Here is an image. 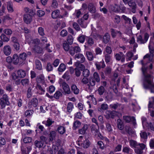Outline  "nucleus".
<instances>
[{
  "mask_svg": "<svg viewBox=\"0 0 154 154\" xmlns=\"http://www.w3.org/2000/svg\"><path fill=\"white\" fill-rule=\"evenodd\" d=\"M142 68L144 87L145 88H149L152 93H154V83L153 82V77L150 74L151 71L149 69Z\"/></svg>",
  "mask_w": 154,
  "mask_h": 154,
  "instance_id": "1",
  "label": "nucleus"
},
{
  "mask_svg": "<svg viewBox=\"0 0 154 154\" xmlns=\"http://www.w3.org/2000/svg\"><path fill=\"white\" fill-rule=\"evenodd\" d=\"M154 43L153 42L150 41L149 45L148 47L149 51L150 54H147L144 57V59L146 58H148L149 60L151 62L149 66V69L146 67V66L143 65V60L141 61V62L142 65V67L143 69H149L151 71V69H152V65L154 64V59L153 58V56L154 55L153 53H154V49L153 47Z\"/></svg>",
  "mask_w": 154,
  "mask_h": 154,
  "instance_id": "2",
  "label": "nucleus"
},
{
  "mask_svg": "<svg viewBox=\"0 0 154 154\" xmlns=\"http://www.w3.org/2000/svg\"><path fill=\"white\" fill-rule=\"evenodd\" d=\"M79 145L84 149L88 148L91 144L89 140L85 138H83L82 136H80L78 140Z\"/></svg>",
  "mask_w": 154,
  "mask_h": 154,
  "instance_id": "3",
  "label": "nucleus"
},
{
  "mask_svg": "<svg viewBox=\"0 0 154 154\" xmlns=\"http://www.w3.org/2000/svg\"><path fill=\"white\" fill-rule=\"evenodd\" d=\"M60 86L62 88V92L65 94H69L71 91L68 85L65 82L60 79L59 81Z\"/></svg>",
  "mask_w": 154,
  "mask_h": 154,
  "instance_id": "4",
  "label": "nucleus"
},
{
  "mask_svg": "<svg viewBox=\"0 0 154 154\" xmlns=\"http://www.w3.org/2000/svg\"><path fill=\"white\" fill-rule=\"evenodd\" d=\"M0 104L2 109L5 108L6 105H9L10 104L8 97L6 94L3 95L2 97L0 99Z\"/></svg>",
  "mask_w": 154,
  "mask_h": 154,
  "instance_id": "5",
  "label": "nucleus"
},
{
  "mask_svg": "<svg viewBox=\"0 0 154 154\" xmlns=\"http://www.w3.org/2000/svg\"><path fill=\"white\" fill-rule=\"evenodd\" d=\"M149 37V34L147 33H145L143 37L139 35L137 37V41L140 44H144L147 42Z\"/></svg>",
  "mask_w": 154,
  "mask_h": 154,
  "instance_id": "6",
  "label": "nucleus"
},
{
  "mask_svg": "<svg viewBox=\"0 0 154 154\" xmlns=\"http://www.w3.org/2000/svg\"><path fill=\"white\" fill-rule=\"evenodd\" d=\"M81 51L80 47L78 46H71L69 49V53L70 54L73 56L75 53H79Z\"/></svg>",
  "mask_w": 154,
  "mask_h": 154,
  "instance_id": "7",
  "label": "nucleus"
},
{
  "mask_svg": "<svg viewBox=\"0 0 154 154\" xmlns=\"http://www.w3.org/2000/svg\"><path fill=\"white\" fill-rule=\"evenodd\" d=\"M117 113H118L115 111H111L107 110L106 112L105 116L107 119L114 118L117 115Z\"/></svg>",
  "mask_w": 154,
  "mask_h": 154,
  "instance_id": "8",
  "label": "nucleus"
},
{
  "mask_svg": "<svg viewBox=\"0 0 154 154\" xmlns=\"http://www.w3.org/2000/svg\"><path fill=\"white\" fill-rule=\"evenodd\" d=\"M38 104V100L37 98H34L32 99L29 103L28 106L29 108H31L32 106L36 107Z\"/></svg>",
  "mask_w": 154,
  "mask_h": 154,
  "instance_id": "9",
  "label": "nucleus"
},
{
  "mask_svg": "<svg viewBox=\"0 0 154 154\" xmlns=\"http://www.w3.org/2000/svg\"><path fill=\"white\" fill-rule=\"evenodd\" d=\"M74 58L75 59H79L78 62L82 63H84L85 60V58L84 56L81 53H78L76 54L74 57Z\"/></svg>",
  "mask_w": 154,
  "mask_h": 154,
  "instance_id": "10",
  "label": "nucleus"
},
{
  "mask_svg": "<svg viewBox=\"0 0 154 154\" xmlns=\"http://www.w3.org/2000/svg\"><path fill=\"white\" fill-rule=\"evenodd\" d=\"M12 49L11 46L8 45L5 46L3 48V51L6 56L10 55Z\"/></svg>",
  "mask_w": 154,
  "mask_h": 154,
  "instance_id": "11",
  "label": "nucleus"
},
{
  "mask_svg": "<svg viewBox=\"0 0 154 154\" xmlns=\"http://www.w3.org/2000/svg\"><path fill=\"white\" fill-rule=\"evenodd\" d=\"M138 146L140 147V149L139 148L138 146L135 148V152L137 154H142L143 153V150L145 148L146 145L143 143L139 144Z\"/></svg>",
  "mask_w": 154,
  "mask_h": 154,
  "instance_id": "12",
  "label": "nucleus"
},
{
  "mask_svg": "<svg viewBox=\"0 0 154 154\" xmlns=\"http://www.w3.org/2000/svg\"><path fill=\"white\" fill-rule=\"evenodd\" d=\"M111 35L113 38H115L116 36L119 37H122V33L120 31L112 29H111Z\"/></svg>",
  "mask_w": 154,
  "mask_h": 154,
  "instance_id": "13",
  "label": "nucleus"
},
{
  "mask_svg": "<svg viewBox=\"0 0 154 154\" xmlns=\"http://www.w3.org/2000/svg\"><path fill=\"white\" fill-rule=\"evenodd\" d=\"M23 20L24 22L26 23H29L32 20V17L30 14H25L24 15Z\"/></svg>",
  "mask_w": 154,
  "mask_h": 154,
  "instance_id": "14",
  "label": "nucleus"
},
{
  "mask_svg": "<svg viewBox=\"0 0 154 154\" xmlns=\"http://www.w3.org/2000/svg\"><path fill=\"white\" fill-rule=\"evenodd\" d=\"M115 57L117 60L119 61L120 60L122 63L125 61V58L124 54L121 56L119 54H116L115 55Z\"/></svg>",
  "mask_w": 154,
  "mask_h": 154,
  "instance_id": "15",
  "label": "nucleus"
},
{
  "mask_svg": "<svg viewBox=\"0 0 154 154\" xmlns=\"http://www.w3.org/2000/svg\"><path fill=\"white\" fill-rule=\"evenodd\" d=\"M95 64L98 70L100 69L101 68H104L105 66V65L103 61H102L100 62H96Z\"/></svg>",
  "mask_w": 154,
  "mask_h": 154,
  "instance_id": "16",
  "label": "nucleus"
},
{
  "mask_svg": "<svg viewBox=\"0 0 154 154\" xmlns=\"http://www.w3.org/2000/svg\"><path fill=\"white\" fill-rule=\"evenodd\" d=\"M89 11L91 13H94L96 11V8L92 3H90L88 6Z\"/></svg>",
  "mask_w": 154,
  "mask_h": 154,
  "instance_id": "17",
  "label": "nucleus"
},
{
  "mask_svg": "<svg viewBox=\"0 0 154 154\" xmlns=\"http://www.w3.org/2000/svg\"><path fill=\"white\" fill-rule=\"evenodd\" d=\"M60 11L59 10H56L52 13V17L54 19L57 18L58 17H60Z\"/></svg>",
  "mask_w": 154,
  "mask_h": 154,
  "instance_id": "18",
  "label": "nucleus"
},
{
  "mask_svg": "<svg viewBox=\"0 0 154 154\" xmlns=\"http://www.w3.org/2000/svg\"><path fill=\"white\" fill-rule=\"evenodd\" d=\"M124 119L127 122H129L132 121L134 123L135 122V119L134 117H131L128 116H125L123 117Z\"/></svg>",
  "mask_w": 154,
  "mask_h": 154,
  "instance_id": "19",
  "label": "nucleus"
},
{
  "mask_svg": "<svg viewBox=\"0 0 154 154\" xmlns=\"http://www.w3.org/2000/svg\"><path fill=\"white\" fill-rule=\"evenodd\" d=\"M114 8L113 10L116 12H121L124 11L125 10V8H123L122 9H121L120 7L117 5H115L114 6Z\"/></svg>",
  "mask_w": 154,
  "mask_h": 154,
  "instance_id": "20",
  "label": "nucleus"
},
{
  "mask_svg": "<svg viewBox=\"0 0 154 154\" xmlns=\"http://www.w3.org/2000/svg\"><path fill=\"white\" fill-rule=\"evenodd\" d=\"M24 11L27 14H30L31 16L34 15L35 14V12L32 9H30L27 7H26L24 8Z\"/></svg>",
  "mask_w": 154,
  "mask_h": 154,
  "instance_id": "21",
  "label": "nucleus"
},
{
  "mask_svg": "<svg viewBox=\"0 0 154 154\" xmlns=\"http://www.w3.org/2000/svg\"><path fill=\"white\" fill-rule=\"evenodd\" d=\"M36 89L38 91L39 93L40 94H44L45 92V88H43L39 84H37V86L36 87Z\"/></svg>",
  "mask_w": 154,
  "mask_h": 154,
  "instance_id": "22",
  "label": "nucleus"
},
{
  "mask_svg": "<svg viewBox=\"0 0 154 154\" xmlns=\"http://www.w3.org/2000/svg\"><path fill=\"white\" fill-rule=\"evenodd\" d=\"M86 55L87 59L89 61H92L94 58V56L92 52L89 51H87L86 52Z\"/></svg>",
  "mask_w": 154,
  "mask_h": 154,
  "instance_id": "23",
  "label": "nucleus"
},
{
  "mask_svg": "<svg viewBox=\"0 0 154 154\" xmlns=\"http://www.w3.org/2000/svg\"><path fill=\"white\" fill-rule=\"evenodd\" d=\"M110 39V35L108 33H106L103 38V42L106 44L108 42Z\"/></svg>",
  "mask_w": 154,
  "mask_h": 154,
  "instance_id": "24",
  "label": "nucleus"
},
{
  "mask_svg": "<svg viewBox=\"0 0 154 154\" xmlns=\"http://www.w3.org/2000/svg\"><path fill=\"white\" fill-rule=\"evenodd\" d=\"M81 63L79 62H76L75 63L74 65L76 67V68H78L79 69H80L81 70H82L83 69H85V67L84 65Z\"/></svg>",
  "mask_w": 154,
  "mask_h": 154,
  "instance_id": "25",
  "label": "nucleus"
},
{
  "mask_svg": "<svg viewBox=\"0 0 154 154\" xmlns=\"http://www.w3.org/2000/svg\"><path fill=\"white\" fill-rule=\"evenodd\" d=\"M71 90L74 94H77L79 92V90L77 88V86L75 85H72Z\"/></svg>",
  "mask_w": 154,
  "mask_h": 154,
  "instance_id": "26",
  "label": "nucleus"
},
{
  "mask_svg": "<svg viewBox=\"0 0 154 154\" xmlns=\"http://www.w3.org/2000/svg\"><path fill=\"white\" fill-rule=\"evenodd\" d=\"M19 57L16 54H14L13 56L12 60L15 64H17L19 63Z\"/></svg>",
  "mask_w": 154,
  "mask_h": 154,
  "instance_id": "27",
  "label": "nucleus"
},
{
  "mask_svg": "<svg viewBox=\"0 0 154 154\" xmlns=\"http://www.w3.org/2000/svg\"><path fill=\"white\" fill-rule=\"evenodd\" d=\"M33 49L34 51L37 53L40 54L42 51V49L38 45H34Z\"/></svg>",
  "mask_w": 154,
  "mask_h": 154,
  "instance_id": "28",
  "label": "nucleus"
},
{
  "mask_svg": "<svg viewBox=\"0 0 154 154\" xmlns=\"http://www.w3.org/2000/svg\"><path fill=\"white\" fill-rule=\"evenodd\" d=\"M133 150L128 147H123L122 149V152L127 154L131 153Z\"/></svg>",
  "mask_w": 154,
  "mask_h": 154,
  "instance_id": "29",
  "label": "nucleus"
},
{
  "mask_svg": "<svg viewBox=\"0 0 154 154\" xmlns=\"http://www.w3.org/2000/svg\"><path fill=\"white\" fill-rule=\"evenodd\" d=\"M88 126L87 124L84 125L83 127L79 131V133L81 134H84L86 132V130L88 129Z\"/></svg>",
  "mask_w": 154,
  "mask_h": 154,
  "instance_id": "30",
  "label": "nucleus"
},
{
  "mask_svg": "<svg viewBox=\"0 0 154 154\" xmlns=\"http://www.w3.org/2000/svg\"><path fill=\"white\" fill-rule=\"evenodd\" d=\"M56 135V133L55 131H51L49 134V140L50 141H52L55 139Z\"/></svg>",
  "mask_w": 154,
  "mask_h": 154,
  "instance_id": "31",
  "label": "nucleus"
},
{
  "mask_svg": "<svg viewBox=\"0 0 154 154\" xmlns=\"http://www.w3.org/2000/svg\"><path fill=\"white\" fill-rule=\"evenodd\" d=\"M17 74L18 76L20 78H23L26 75L25 71L21 69H20L18 71Z\"/></svg>",
  "mask_w": 154,
  "mask_h": 154,
  "instance_id": "32",
  "label": "nucleus"
},
{
  "mask_svg": "<svg viewBox=\"0 0 154 154\" xmlns=\"http://www.w3.org/2000/svg\"><path fill=\"white\" fill-rule=\"evenodd\" d=\"M13 19V17L12 15L7 14L4 17L3 21H10Z\"/></svg>",
  "mask_w": 154,
  "mask_h": 154,
  "instance_id": "33",
  "label": "nucleus"
},
{
  "mask_svg": "<svg viewBox=\"0 0 154 154\" xmlns=\"http://www.w3.org/2000/svg\"><path fill=\"white\" fill-rule=\"evenodd\" d=\"M93 79L97 82H99L100 81V79L98 74L97 72H94L93 74Z\"/></svg>",
  "mask_w": 154,
  "mask_h": 154,
  "instance_id": "34",
  "label": "nucleus"
},
{
  "mask_svg": "<svg viewBox=\"0 0 154 154\" xmlns=\"http://www.w3.org/2000/svg\"><path fill=\"white\" fill-rule=\"evenodd\" d=\"M130 146L132 147L136 148L138 146L140 143H138L136 141L133 140H130L129 141Z\"/></svg>",
  "mask_w": 154,
  "mask_h": 154,
  "instance_id": "35",
  "label": "nucleus"
},
{
  "mask_svg": "<svg viewBox=\"0 0 154 154\" xmlns=\"http://www.w3.org/2000/svg\"><path fill=\"white\" fill-rule=\"evenodd\" d=\"M125 130L129 134H134V131L132 130L129 126H126L125 127Z\"/></svg>",
  "mask_w": 154,
  "mask_h": 154,
  "instance_id": "36",
  "label": "nucleus"
},
{
  "mask_svg": "<svg viewBox=\"0 0 154 154\" xmlns=\"http://www.w3.org/2000/svg\"><path fill=\"white\" fill-rule=\"evenodd\" d=\"M7 8L8 11L9 12H12L14 11L13 7V4L11 2H8L7 3Z\"/></svg>",
  "mask_w": 154,
  "mask_h": 154,
  "instance_id": "37",
  "label": "nucleus"
},
{
  "mask_svg": "<svg viewBox=\"0 0 154 154\" xmlns=\"http://www.w3.org/2000/svg\"><path fill=\"white\" fill-rule=\"evenodd\" d=\"M108 109V106L106 103H103L101 106L100 108L98 109V110L100 112H103V110H105Z\"/></svg>",
  "mask_w": 154,
  "mask_h": 154,
  "instance_id": "38",
  "label": "nucleus"
},
{
  "mask_svg": "<svg viewBox=\"0 0 154 154\" xmlns=\"http://www.w3.org/2000/svg\"><path fill=\"white\" fill-rule=\"evenodd\" d=\"M33 113V111L32 110H27L24 113V115L27 117H30Z\"/></svg>",
  "mask_w": 154,
  "mask_h": 154,
  "instance_id": "39",
  "label": "nucleus"
},
{
  "mask_svg": "<svg viewBox=\"0 0 154 154\" xmlns=\"http://www.w3.org/2000/svg\"><path fill=\"white\" fill-rule=\"evenodd\" d=\"M57 131L60 134H63L65 132L66 129L64 127L60 126L58 128Z\"/></svg>",
  "mask_w": 154,
  "mask_h": 154,
  "instance_id": "40",
  "label": "nucleus"
},
{
  "mask_svg": "<svg viewBox=\"0 0 154 154\" xmlns=\"http://www.w3.org/2000/svg\"><path fill=\"white\" fill-rule=\"evenodd\" d=\"M72 8L70 5H67L66 4H64L62 5L61 8V10H65L70 11L72 9Z\"/></svg>",
  "mask_w": 154,
  "mask_h": 154,
  "instance_id": "41",
  "label": "nucleus"
},
{
  "mask_svg": "<svg viewBox=\"0 0 154 154\" xmlns=\"http://www.w3.org/2000/svg\"><path fill=\"white\" fill-rule=\"evenodd\" d=\"M86 41L87 44L89 46H91L94 43L93 39L90 37H88L86 40Z\"/></svg>",
  "mask_w": 154,
  "mask_h": 154,
  "instance_id": "42",
  "label": "nucleus"
},
{
  "mask_svg": "<svg viewBox=\"0 0 154 154\" xmlns=\"http://www.w3.org/2000/svg\"><path fill=\"white\" fill-rule=\"evenodd\" d=\"M1 39L3 42H7L9 40V38H8L6 35L4 34H2L0 36Z\"/></svg>",
  "mask_w": 154,
  "mask_h": 154,
  "instance_id": "43",
  "label": "nucleus"
},
{
  "mask_svg": "<svg viewBox=\"0 0 154 154\" xmlns=\"http://www.w3.org/2000/svg\"><path fill=\"white\" fill-rule=\"evenodd\" d=\"M73 107V104L72 103H69L67 106V111L69 112H71L72 111Z\"/></svg>",
  "mask_w": 154,
  "mask_h": 154,
  "instance_id": "44",
  "label": "nucleus"
},
{
  "mask_svg": "<svg viewBox=\"0 0 154 154\" xmlns=\"http://www.w3.org/2000/svg\"><path fill=\"white\" fill-rule=\"evenodd\" d=\"M90 71L87 69H85L82 72V75L85 77H88L90 75Z\"/></svg>",
  "mask_w": 154,
  "mask_h": 154,
  "instance_id": "45",
  "label": "nucleus"
},
{
  "mask_svg": "<svg viewBox=\"0 0 154 154\" xmlns=\"http://www.w3.org/2000/svg\"><path fill=\"white\" fill-rule=\"evenodd\" d=\"M66 69V66L63 63H61L58 68V70L60 72L64 71Z\"/></svg>",
  "mask_w": 154,
  "mask_h": 154,
  "instance_id": "46",
  "label": "nucleus"
},
{
  "mask_svg": "<svg viewBox=\"0 0 154 154\" xmlns=\"http://www.w3.org/2000/svg\"><path fill=\"white\" fill-rule=\"evenodd\" d=\"M36 68L37 69L41 70L42 69V67L40 62L38 60H35Z\"/></svg>",
  "mask_w": 154,
  "mask_h": 154,
  "instance_id": "47",
  "label": "nucleus"
},
{
  "mask_svg": "<svg viewBox=\"0 0 154 154\" xmlns=\"http://www.w3.org/2000/svg\"><path fill=\"white\" fill-rule=\"evenodd\" d=\"M117 126L118 128L121 130L123 129V126L122 125V120L119 119L117 120Z\"/></svg>",
  "mask_w": 154,
  "mask_h": 154,
  "instance_id": "48",
  "label": "nucleus"
},
{
  "mask_svg": "<svg viewBox=\"0 0 154 154\" xmlns=\"http://www.w3.org/2000/svg\"><path fill=\"white\" fill-rule=\"evenodd\" d=\"M27 57V55L25 53H23L20 54L19 55L20 59L22 60L23 61L25 60Z\"/></svg>",
  "mask_w": 154,
  "mask_h": 154,
  "instance_id": "49",
  "label": "nucleus"
},
{
  "mask_svg": "<svg viewBox=\"0 0 154 154\" xmlns=\"http://www.w3.org/2000/svg\"><path fill=\"white\" fill-rule=\"evenodd\" d=\"M81 123L78 121H76L73 124V128L74 129H76L80 127L81 126Z\"/></svg>",
  "mask_w": 154,
  "mask_h": 154,
  "instance_id": "50",
  "label": "nucleus"
},
{
  "mask_svg": "<svg viewBox=\"0 0 154 154\" xmlns=\"http://www.w3.org/2000/svg\"><path fill=\"white\" fill-rule=\"evenodd\" d=\"M78 40L81 43H83L85 40V36L83 35H80L77 38Z\"/></svg>",
  "mask_w": 154,
  "mask_h": 154,
  "instance_id": "51",
  "label": "nucleus"
},
{
  "mask_svg": "<svg viewBox=\"0 0 154 154\" xmlns=\"http://www.w3.org/2000/svg\"><path fill=\"white\" fill-rule=\"evenodd\" d=\"M35 144L37 147L41 148L43 146L44 143L41 141L35 140Z\"/></svg>",
  "mask_w": 154,
  "mask_h": 154,
  "instance_id": "52",
  "label": "nucleus"
},
{
  "mask_svg": "<svg viewBox=\"0 0 154 154\" xmlns=\"http://www.w3.org/2000/svg\"><path fill=\"white\" fill-rule=\"evenodd\" d=\"M54 122V121H52L51 119H48L46 122H43V123H45V125L47 126H49Z\"/></svg>",
  "mask_w": 154,
  "mask_h": 154,
  "instance_id": "53",
  "label": "nucleus"
},
{
  "mask_svg": "<svg viewBox=\"0 0 154 154\" xmlns=\"http://www.w3.org/2000/svg\"><path fill=\"white\" fill-rule=\"evenodd\" d=\"M114 22L116 23H119L121 21V18L118 15H116L114 17Z\"/></svg>",
  "mask_w": 154,
  "mask_h": 154,
  "instance_id": "54",
  "label": "nucleus"
},
{
  "mask_svg": "<svg viewBox=\"0 0 154 154\" xmlns=\"http://www.w3.org/2000/svg\"><path fill=\"white\" fill-rule=\"evenodd\" d=\"M72 26L77 31H79L81 30L79 25L76 22H73L72 23Z\"/></svg>",
  "mask_w": 154,
  "mask_h": 154,
  "instance_id": "55",
  "label": "nucleus"
},
{
  "mask_svg": "<svg viewBox=\"0 0 154 154\" xmlns=\"http://www.w3.org/2000/svg\"><path fill=\"white\" fill-rule=\"evenodd\" d=\"M95 80L92 77H90L89 80V85L92 86H94L95 85Z\"/></svg>",
  "mask_w": 154,
  "mask_h": 154,
  "instance_id": "56",
  "label": "nucleus"
},
{
  "mask_svg": "<svg viewBox=\"0 0 154 154\" xmlns=\"http://www.w3.org/2000/svg\"><path fill=\"white\" fill-rule=\"evenodd\" d=\"M63 47L64 50L66 51H68L70 48L69 45L66 42H65L63 43Z\"/></svg>",
  "mask_w": 154,
  "mask_h": 154,
  "instance_id": "57",
  "label": "nucleus"
},
{
  "mask_svg": "<svg viewBox=\"0 0 154 154\" xmlns=\"http://www.w3.org/2000/svg\"><path fill=\"white\" fill-rule=\"evenodd\" d=\"M48 107L45 105H43L40 106V110L41 112L42 113H45V110H48Z\"/></svg>",
  "mask_w": 154,
  "mask_h": 154,
  "instance_id": "58",
  "label": "nucleus"
},
{
  "mask_svg": "<svg viewBox=\"0 0 154 154\" xmlns=\"http://www.w3.org/2000/svg\"><path fill=\"white\" fill-rule=\"evenodd\" d=\"M99 94L100 95H102L105 91V89L103 87L101 86L97 90Z\"/></svg>",
  "mask_w": 154,
  "mask_h": 154,
  "instance_id": "59",
  "label": "nucleus"
},
{
  "mask_svg": "<svg viewBox=\"0 0 154 154\" xmlns=\"http://www.w3.org/2000/svg\"><path fill=\"white\" fill-rule=\"evenodd\" d=\"M62 96V93L59 91H56L54 95V97L56 99H58Z\"/></svg>",
  "mask_w": 154,
  "mask_h": 154,
  "instance_id": "60",
  "label": "nucleus"
},
{
  "mask_svg": "<svg viewBox=\"0 0 154 154\" xmlns=\"http://www.w3.org/2000/svg\"><path fill=\"white\" fill-rule=\"evenodd\" d=\"M29 81L28 79H24L21 80V83L23 86H26L28 84Z\"/></svg>",
  "mask_w": 154,
  "mask_h": 154,
  "instance_id": "61",
  "label": "nucleus"
},
{
  "mask_svg": "<svg viewBox=\"0 0 154 154\" xmlns=\"http://www.w3.org/2000/svg\"><path fill=\"white\" fill-rule=\"evenodd\" d=\"M3 32L4 33L8 35H11L12 33V30L9 29H4L3 30Z\"/></svg>",
  "mask_w": 154,
  "mask_h": 154,
  "instance_id": "62",
  "label": "nucleus"
},
{
  "mask_svg": "<svg viewBox=\"0 0 154 154\" xmlns=\"http://www.w3.org/2000/svg\"><path fill=\"white\" fill-rule=\"evenodd\" d=\"M126 55L127 57L126 60L127 61H128L131 60L133 56V54L131 52H129L126 54Z\"/></svg>",
  "mask_w": 154,
  "mask_h": 154,
  "instance_id": "63",
  "label": "nucleus"
},
{
  "mask_svg": "<svg viewBox=\"0 0 154 154\" xmlns=\"http://www.w3.org/2000/svg\"><path fill=\"white\" fill-rule=\"evenodd\" d=\"M32 138L29 137H26L23 139V141L25 143H30L32 142Z\"/></svg>",
  "mask_w": 154,
  "mask_h": 154,
  "instance_id": "64",
  "label": "nucleus"
}]
</instances>
